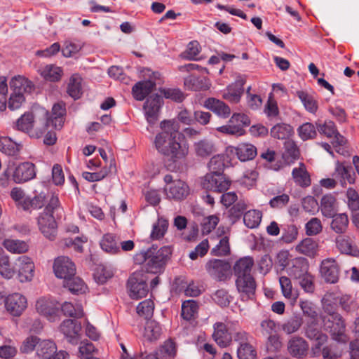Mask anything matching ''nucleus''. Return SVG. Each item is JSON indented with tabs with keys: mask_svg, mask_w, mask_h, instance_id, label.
I'll list each match as a JSON object with an SVG mask.
<instances>
[{
	"mask_svg": "<svg viewBox=\"0 0 359 359\" xmlns=\"http://www.w3.org/2000/svg\"><path fill=\"white\" fill-rule=\"evenodd\" d=\"M15 126L30 137L40 138L48 127V112L44 109L26 112L17 120Z\"/></svg>",
	"mask_w": 359,
	"mask_h": 359,
	"instance_id": "2",
	"label": "nucleus"
},
{
	"mask_svg": "<svg viewBox=\"0 0 359 359\" xmlns=\"http://www.w3.org/2000/svg\"><path fill=\"white\" fill-rule=\"evenodd\" d=\"M156 86V83L147 80L137 83L132 89L133 96L137 100H142Z\"/></svg>",
	"mask_w": 359,
	"mask_h": 359,
	"instance_id": "36",
	"label": "nucleus"
},
{
	"mask_svg": "<svg viewBox=\"0 0 359 359\" xmlns=\"http://www.w3.org/2000/svg\"><path fill=\"white\" fill-rule=\"evenodd\" d=\"M53 271L59 278L67 279L74 276L76 272L74 264L67 257H59L55 259Z\"/></svg>",
	"mask_w": 359,
	"mask_h": 359,
	"instance_id": "17",
	"label": "nucleus"
},
{
	"mask_svg": "<svg viewBox=\"0 0 359 359\" xmlns=\"http://www.w3.org/2000/svg\"><path fill=\"white\" fill-rule=\"evenodd\" d=\"M246 81L244 76H240L235 83L228 86L223 90L222 97L231 103H238L243 94V86Z\"/></svg>",
	"mask_w": 359,
	"mask_h": 359,
	"instance_id": "19",
	"label": "nucleus"
},
{
	"mask_svg": "<svg viewBox=\"0 0 359 359\" xmlns=\"http://www.w3.org/2000/svg\"><path fill=\"white\" fill-rule=\"evenodd\" d=\"M4 304L6 311L13 316H20L27 305L26 297L20 293L9 294Z\"/></svg>",
	"mask_w": 359,
	"mask_h": 359,
	"instance_id": "16",
	"label": "nucleus"
},
{
	"mask_svg": "<svg viewBox=\"0 0 359 359\" xmlns=\"http://www.w3.org/2000/svg\"><path fill=\"white\" fill-rule=\"evenodd\" d=\"M38 225L41 233L50 240H53L57 233V223L53 215L48 212L40 214Z\"/></svg>",
	"mask_w": 359,
	"mask_h": 359,
	"instance_id": "18",
	"label": "nucleus"
},
{
	"mask_svg": "<svg viewBox=\"0 0 359 359\" xmlns=\"http://www.w3.org/2000/svg\"><path fill=\"white\" fill-rule=\"evenodd\" d=\"M81 326L74 320L67 319L63 320L60 326V330L65 335L67 341L72 344H78L80 339Z\"/></svg>",
	"mask_w": 359,
	"mask_h": 359,
	"instance_id": "21",
	"label": "nucleus"
},
{
	"mask_svg": "<svg viewBox=\"0 0 359 359\" xmlns=\"http://www.w3.org/2000/svg\"><path fill=\"white\" fill-rule=\"evenodd\" d=\"M198 306L194 300H187L182 305V317L186 320H191L196 318Z\"/></svg>",
	"mask_w": 359,
	"mask_h": 359,
	"instance_id": "50",
	"label": "nucleus"
},
{
	"mask_svg": "<svg viewBox=\"0 0 359 359\" xmlns=\"http://www.w3.org/2000/svg\"><path fill=\"white\" fill-rule=\"evenodd\" d=\"M292 177L294 183L301 187H308L311 185L310 175L303 163H299L298 167L293 168Z\"/></svg>",
	"mask_w": 359,
	"mask_h": 359,
	"instance_id": "28",
	"label": "nucleus"
},
{
	"mask_svg": "<svg viewBox=\"0 0 359 359\" xmlns=\"http://www.w3.org/2000/svg\"><path fill=\"white\" fill-rule=\"evenodd\" d=\"M161 132L154 138V147L159 154L167 158L166 167L178 170L189 154V147L183 142L180 124L175 120H164L160 124Z\"/></svg>",
	"mask_w": 359,
	"mask_h": 359,
	"instance_id": "1",
	"label": "nucleus"
},
{
	"mask_svg": "<svg viewBox=\"0 0 359 359\" xmlns=\"http://www.w3.org/2000/svg\"><path fill=\"white\" fill-rule=\"evenodd\" d=\"M302 324V318L300 316H294L282 324L281 329L285 334H291L297 332Z\"/></svg>",
	"mask_w": 359,
	"mask_h": 359,
	"instance_id": "49",
	"label": "nucleus"
},
{
	"mask_svg": "<svg viewBox=\"0 0 359 359\" xmlns=\"http://www.w3.org/2000/svg\"><path fill=\"white\" fill-rule=\"evenodd\" d=\"M322 302L325 312H330V310L332 311V304H337L339 303L342 309L347 312L354 311L358 308V303L355 299L349 294L327 292L324 295Z\"/></svg>",
	"mask_w": 359,
	"mask_h": 359,
	"instance_id": "7",
	"label": "nucleus"
},
{
	"mask_svg": "<svg viewBox=\"0 0 359 359\" xmlns=\"http://www.w3.org/2000/svg\"><path fill=\"white\" fill-rule=\"evenodd\" d=\"M67 93L72 98L77 100L82 95L81 78L78 75H73L67 87Z\"/></svg>",
	"mask_w": 359,
	"mask_h": 359,
	"instance_id": "54",
	"label": "nucleus"
},
{
	"mask_svg": "<svg viewBox=\"0 0 359 359\" xmlns=\"http://www.w3.org/2000/svg\"><path fill=\"white\" fill-rule=\"evenodd\" d=\"M5 175L11 176L13 182L22 184L35 177V165L31 162H23L18 165L13 163L5 170Z\"/></svg>",
	"mask_w": 359,
	"mask_h": 359,
	"instance_id": "5",
	"label": "nucleus"
},
{
	"mask_svg": "<svg viewBox=\"0 0 359 359\" xmlns=\"http://www.w3.org/2000/svg\"><path fill=\"white\" fill-rule=\"evenodd\" d=\"M171 254L169 247H163L158 249L153 245L147 250L142 252L140 256L144 262L147 272L151 273H161L165 266L167 259Z\"/></svg>",
	"mask_w": 359,
	"mask_h": 359,
	"instance_id": "3",
	"label": "nucleus"
},
{
	"mask_svg": "<svg viewBox=\"0 0 359 359\" xmlns=\"http://www.w3.org/2000/svg\"><path fill=\"white\" fill-rule=\"evenodd\" d=\"M309 264L304 258H296L292 265L288 269V275L294 280H298L309 273Z\"/></svg>",
	"mask_w": 359,
	"mask_h": 359,
	"instance_id": "29",
	"label": "nucleus"
},
{
	"mask_svg": "<svg viewBox=\"0 0 359 359\" xmlns=\"http://www.w3.org/2000/svg\"><path fill=\"white\" fill-rule=\"evenodd\" d=\"M203 189L209 191L222 192L229 189L231 181L222 174H206L201 182Z\"/></svg>",
	"mask_w": 359,
	"mask_h": 359,
	"instance_id": "14",
	"label": "nucleus"
},
{
	"mask_svg": "<svg viewBox=\"0 0 359 359\" xmlns=\"http://www.w3.org/2000/svg\"><path fill=\"white\" fill-rule=\"evenodd\" d=\"M184 85L193 90H207L210 86L206 79L197 77L194 75H191L185 79Z\"/></svg>",
	"mask_w": 359,
	"mask_h": 359,
	"instance_id": "47",
	"label": "nucleus"
},
{
	"mask_svg": "<svg viewBox=\"0 0 359 359\" xmlns=\"http://www.w3.org/2000/svg\"><path fill=\"white\" fill-rule=\"evenodd\" d=\"M336 241L337 248L342 253L353 256L358 255V250L352 245L349 238L340 236L337 238Z\"/></svg>",
	"mask_w": 359,
	"mask_h": 359,
	"instance_id": "57",
	"label": "nucleus"
},
{
	"mask_svg": "<svg viewBox=\"0 0 359 359\" xmlns=\"http://www.w3.org/2000/svg\"><path fill=\"white\" fill-rule=\"evenodd\" d=\"M177 348L174 341L167 340L161 346L156 356L158 359H172L176 355Z\"/></svg>",
	"mask_w": 359,
	"mask_h": 359,
	"instance_id": "51",
	"label": "nucleus"
},
{
	"mask_svg": "<svg viewBox=\"0 0 359 359\" xmlns=\"http://www.w3.org/2000/svg\"><path fill=\"white\" fill-rule=\"evenodd\" d=\"M116 236L112 233H106L100 241V246L103 250L111 254L120 252V246Z\"/></svg>",
	"mask_w": 359,
	"mask_h": 359,
	"instance_id": "40",
	"label": "nucleus"
},
{
	"mask_svg": "<svg viewBox=\"0 0 359 359\" xmlns=\"http://www.w3.org/2000/svg\"><path fill=\"white\" fill-rule=\"evenodd\" d=\"M335 172L337 175L341 177V184L343 187L346 186V180L349 184H353L355 182V175L351 166L346 165L344 163L337 161L335 167Z\"/></svg>",
	"mask_w": 359,
	"mask_h": 359,
	"instance_id": "42",
	"label": "nucleus"
},
{
	"mask_svg": "<svg viewBox=\"0 0 359 359\" xmlns=\"http://www.w3.org/2000/svg\"><path fill=\"white\" fill-rule=\"evenodd\" d=\"M254 265L253 259L245 257L238 259L233 266L234 275L236 278L252 276L251 271Z\"/></svg>",
	"mask_w": 359,
	"mask_h": 359,
	"instance_id": "33",
	"label": "nucleus"
},
{
	"mask_svg": "<svg viewBox=\"0 0 359 359\" xmlns=\"http://www.w3.org/2000/svg\"><path fill=\"white\" fill-rule=\"evenodd\" d=\"M161 332L162 329L159 323L154 320H149L146 324L144 337L149 341H156L159 339Z\"/></svg>",
	"mask_w": 359,
	"mask_h": 359,
	"instance_id": "43",
	"label": "nucleus"
},
{
	"mask_svg": "<svg viewBox=\"0 0 359 359\" xmlns=\"http://www.w3.org/2000/svg\"><path fill=\"white\" fill-rule=\"evenodd\" d=\"M22 148V144L13 141L8 137H0V151L8 156H16Z\"/></svg>",
	"mask_w": 359,
	"mask_h": 359,
	"instance_id": "39",
	"label": "nucleus"
},
{
	"mask_svg": "<svg viewBox=\"0 0 359 359\" xmlns=\"http://www.w3.org/2000/svg\"><path fill=\"white\" fill-rule=\"evenodd\" d=\"M218 243L212 248L210 254L213 256H226L230 254V244L228 236L224 234V228H219L217 231Z\"/></svg>",
	"mask_w": 359,
	"mask_h": 359,
	"instance_id": "23",
	"label": "nucleus"
},
{
	"mask_svg": "<svg viewBox=\"0 0 359 359\" xmlns=\"http://www.w3.org/2000/svg\"><path fill=\"white\" fill-rule=\"evenodd\" d=\"M295 95L300 100L307 111L313 114L317 112L318 103L313 95L304 90H297Z\"/></svg>",
	"mask_w": 359,
	"mask_h": 359,
	"instance_id": "34",
	"label": "nucleus"
},
{
	"mask_svg": "<svg viewBox=\"0 0 359 359\" xmlns=\"http://www.w3.org/2000/svg\"><path fill=\"white\" fill-rule=\"evenodd\" d=\"M331 222V229L337 233H344L346 232L348 225V216L344 214H334Z\"/></svg>",
	"mask_w": 359,
	"mask_h": 359,
	"instance_id": "46",
	"label": "nucleus"
},
{
	"mask_svg": "<svg viewBox=\"0 0 359 359\" xmlns=\"http://www.w3.org/2000/svg\"><path fill=\"white\" fill-rule=\"evenodd\" d=\"M316 128L320 134L324 135L328 138H332L333 135L336 133V126L331 121H325L323 123L318 121L316 123Z\"/></svg>",
	"mask_w": 359,
	"mask_h": 359,
	"instance_id": "62",
	"label": "nucleus"
},
{
	"mask_svg": "<svg viewBox=\"0 0 359 359\" xmlns=\"http://www.w3.org/2000/svg\"><path fill=\"white\" fill-rule=\"evenodd\" d=\"M64 286L69 290L76 294L85 293L87 286L85 283L79 277L72 276L66 279L64 282Z\"/></svg>",
	"mask_w": 359,
	"mask_h": 359,
	"instance_id": "44",
	"label": "nucleus"
},
{
	"mask_svg": "<svg viewBox=\"0 0 359 359\" xmlns=\"http://www.w3.org/2000/svg\"><path fill=\"white\" fill-rule=\"evenodd\" d=\"M231 326L232 330V337H231V342L233 340L238 344V346H241V345L250 343L252 337L250 334L240 327L239 323L238 321H235L233 325Z\"/></svg>",
	"mask_w": 359,
	"mask_h": 359,
	"instance_id": "41",
	"label": "nucleus"
},
{
	"mask_svg": "<svg viewBox=\"0 0 359 359\" xmlns=\"http://www.w3.org/2000/svg\"><path fill=\"white\" fill-rule=\"evenodd\" d=\"M205 269L213 279L224 281L229 277L231 265L225 260L213 259L207 262Z\"/></svg>",
	"mask_w": 359,
	"mask_h": 359,
	"instance_id": "13",
	"label": "nucleus"
},
{
	"mask_svg": "<svg viewBox=\"0 0 359 359\" xmlns=\"http://www.w3.org/2000/svg\"><path fill=\"white\" fill-rule=\"evenodd\" d=\"M317 248V242L311 238H306L296 246L297 251L309 257L314 256Z\"/></svg>",
	"mask_w": 359,
	"mask_h": 359,
	"instance_id": "45",
	"label": "nucleus"
},
{
	"mask_svg": "<svg viewBox=\"0 0 359 359\" xmlns=\"http://www.w3.org/2000/svg\"><path fill=\"white\" fill-rule=\"evenodd\" d=\"M17 278L20 283L30 282L34 276V264L27 256H21L15 262Z\"/></svg>",
	"mask_w": 359,
	"mask_h": 359,
	"instance_id": "12",
	"label": "nucleus"
},
{
	"mask_svg": "<svg viewBox=\"0 0 359 359\" xmlns=\"http://www.w3.org/2000/svg\"><path fill=\"white\" fill-rule=\"evenodd\" d=\"M0 274L6 279L12 278L16 274L15 265L11 266L9 256L4 255L0 257Z\"/></svg>",
	"mask_w": 359,
	"mask_h": 359,
	"instance_id": "55",
	"label": "nucleus"
},
{
	"mask_svg": "<svg viewBox=\"0 0 359 359\" xmlns=\"http://www.w3.org/2000/svg\"><path fill=\"white\" fill-rule=\"evenodd\" d=\"M168 228V222L163 218H159L154 224L153 229L150 235L152 240H159L163 238Z\"/></svg>",
	"mask_w": 359,
	"mask_h": 359,
	"instance_id": "56",
	"label": "nucleus"
},
{
	"mask_svg": "<svg viewBox=\"0 0 359 359\" xmlns=\"http://www.w3.org/2000/svg\"><path fill=\"white\" fill-rule=\"evenodd\" d=\"M262 214L257 210H250L247 211L243 215V222L245 225L250 228H257L262 221Z\"/></svg>",
	"mask_w": 359,
	"mask_h": 359,
	"instance_id": "53",
	"label": "nucleus"
},
{
	"mask_svg": "<svg viewBox=\"0 0 359 359\" xmlns=\"http://www.w3.org/2000/svg\"><path fill=\"white\" fill-rule=\"evenodd\" d=\"M60 311L66 316L80 318L83 316V307L79 304L75 305L71 302H65L60 304Z\"/></svg>",
	"mask_w": 359,
	"mask_h": 359,
	"instance_id": "48",
	"label": "nucleus"
},
{
	"mask_svg": "<svg viewBox=\"0 0 359 359\" xmlns=\"http://www.w3.org/2000/svg\"><path fill=\"white\" fill-rule=\"evenodd\" d=\"M320 210L323 215L330 218L336 214L337 211V201L332 194H326L323 196L320 201Z\"/></svg>",
	"mask_w": 359,
	"mask_h": 359,
	"instance_id": "32",
	"label": "nucleus"
},
{
	"mask_svg": "<svg viewBox=\"0 0 359 359\" xmlns=\"http://www.w3.org/2000/svg\"><path fill=\"white\" fill-rule=\"evenodd\" d=\"M305 335L309 339L318 341L316 347L313 348L314 354L317 353L316 350L320 348L319 346L325 343L327 339V337L323 334L318 328L317 320H311L310 323L306 325L305 327Z\"/></svg>",
	"mask_w": 359,
	"mask_h": 359,
	"instance_id": "25",
	"label": "nucleus"
},
{
	"mask_svg": "<svg viewBox=\"0 0 359 359\" xmlns=\"http://www.w3.org/2000/svg\"><path fill=\"white\" fill-rule=\"evenodd\" d=\"M325 313L322 318L325 330L330 334L332 339L344 344V346L348 338L346 334V326L341 316L331 310Z\"/></svg>",
	"mask_w": 359,
	"mask_h": 359,
	"instance_id": "4",
	"label": "nucleus"
},
{
	"mask_svg": "<svg viewBox=\"0 0 359 359\" xmlns=\"http://www.w3.org/2000/svg\"><path fill=\"white\" fill-rule=\"evenodd\" d=\"M36 354L43 359H66L69 355L65 351L57 352V346L53 341L41 339L36 346Z\"/></svg>",
	"mask_w": 359,
	"mask_h": 359,
	"instance_id": "11",
	"label": "nucleus"
},
{
	"mask_svg": "<svg viewBox=\"0 0 359 359\" xmlns=\"http://www.w3.org/2000/svg\"><path fill=\"white\" fill-rule=\"evenodd\" d=\"M129 294L132 299H138L145 297L148 292L146 278L143 271H135L128 280Z\"/></svg>",
	"mask_w": 359,
	"mask_h": 359,
	"instance_id": "10",
	"label": "nucleus"
},
{
	"mask_svg": "<svg viewBox=\"0 0 359 359\" xmlns=\"http://www.w3.org/2000/svg\"><path fill=\"white\" fill-rule=\"evenodd\" d=\"M204 106L216 114L217 116L222 118H227L231 114L230 107L223 101L210 97L205 101Z\"/></svg>",
	"mask_w": 359,
	"mask_h": 359,
	"instance_id": "26",
	"label": "nucleus"
},
{
	"mask_svg": "<svg viewBox=\"0 0 359 359\" xmlns=\"http://www.w3.org/2000/svg\"><path fill=\"white\" fill-rule=\"evenodd\" d=\"M161 104L162 97L160 95L154 94L147 97L144 104V109L149 123L153 124L156 121Z\"/></svg>",
	"mask_w": 359,
	"mask_h": 359,
	"instance_id": "22",
	"label": "nucleus"
},
{
	"mask_svg": "<svg viewBox=\"0 0 359 359\" xmlns=\"http://www.w3.org/2000/svg\"><path fill=\"white\" fill-rule=\"evenodd\" d=\"M164 182L165 183L164 189L168 198L180 201L189 195V187L184 182L174 180L171 175H165Z\"/></svg>",
	"mask_w": 359,
	"mask_h": 359,
	"instance_id": "9",
	"label": "nucleus"
},
{
	"mask_svg": "<svg viewBox=\"0 0 359 359\" xmlns=\"http://www.w3.org/2000/svg\"><path fill=\"white\" fill-rule=\"evenodd\" d=\"M292 127L286 123H278L271 129V135L276 139L285 140L292 133Z\"/></svg>",
	"mask_w": 359,
	"mask_h": 359,
	"instance_id": "52",
	"label": "nucleus"
},
{
	"mask_svg": "<svg viewBox=\"0 0 359 359\" xmlns=\"http://www.w3.org/2000/svg\"><path fill=\"white\" fill-rule=\"evenodd\" d=\"M236 286L242 301L253 299L257 285L252 276L236 278Z\"/></svg>",
	"mask_w": 359,
	"mask_h": 359,
	"instance_id": "15",
	"label": "nucleus"
},
{
	"mask_svg": "<svg viewBox=\"0 0 359 359\" xmlns=\"http://www.w3.org/2000/svg\"><path fill=\"white\" fill-rule=\"evenodd\" d=\"M10 87L15 93L21 95L29 94L34 89L31 81L23 76L18 75L13 77L10 81Z\"/></svg>",
	"mask_w": 359,
	"mask_h": 359,
	"instance_id": "24",
	"label": "nucleus"
},
{
	"mask_svg": "<svg viewBox=\"0 0 359 359\" xmlns=\"http://www.w3.org/2000/svg\"><path fill=\"white\" fill-rule=\"evenodd\" d=\"M194 149L196 156L205 158L215 153L217 147L213 140L204 138L194 144Z\"/></svg>",
	"mask_w": 359,
	"mask_h": 359,
	"instance_id": "27",
	"label": "nucleus"
},
{
	"mask_svg": "<svg viewBox=\"0 0 359 359\" xmlns=\"http://www.w3.org/2000/svg\"><path fill=\"white\" fill-rule=\"evenodd\" d=\"M2 245L7 251L13 254L25 253L29 250L28 244L25 241L18 239H4Z\"/></svg>",
	"mask_w": 359,
	"mask_h": 359,
	"instance_id": "37",
	"label": "nucleus"
},
{
	"mask_svg": "<svg viewBox=\"0 0 359 359\" xmlns=\"http://www.w3.org/2000/svg\"><path fill=\"white\" fill-rule=\"evenodd\" d=\"M309 346L306 341L301 337H294L288 342L290 353L296 358H303L307 353Z\"/></svg>",
	"mask_w": 359,
	"mask_h": 359,
	"instance_id": "30",
	"label": "nucleus"
},
{
	"mask_svg": "<svg viewBox=\"0 0 359 359\" xmlns=\"http://www.w3.org/2000/svg\"><path fill=\"white\" fill-rule=\"evenodd\" d=\"M236 154L241 161H247L253 159L257 156V148L252 144L242 142L236 148Z\"/></svg>",
	"mask_w": 359,
	"mask_h": 359,
	"instance_id": "35",
	"label": "nucleus"
},
{
	"mask_svg": "<svg viewBox=\"0 0 359 359\" xmlns=\"http://www.w3.org/2000/svg\"><path fill=\"white\" fill-rule=\"evenodd\" d=\"M344 348L341 345L330 344L322 350L323 359H336L342 355Z\"/></svg>",
	"mask_w": 359,
	"mask_h": 359,
	"instance_id": "61",
	"label": "nucleus"
},
{
	"mask_svg": "<svg viewBox=\"0 0 359 359\" xmlns=\"http://www.w3.org/2000/svg\"><path fill=\"white\" fill-rule=\"evenodd\" d=\"M225 164L224 156L222 155H215L211 158L208 163V168L210 173L222 174Z\"/></svg>",
	"mask_w": 359,
	"mask_h": 359,
	"instance_id": "64",
	"label": "nucleus"
},
{
	"mask_svg": "<svg viewBox=\"0 0 359 359\" xmlns=\"http://www.w3.org/2000/svg\"><path fill=\"white\" fill-rule=\"evenodd\" d=\"M279 283L281 287L283 294L285 297L296 300L297 294L292 291L291 280L286 276H281L279 278Z\"/></svg>",
	"mask_w": 359,
	"mask_h": 359,
	"instance_id": "63",
	"label": "nucleus"
},
{
	"mask_svg": "<svg viewBox=\"0 0 359 359\" xmlns=\"http://www.w3.org/2000/svg\"><path fill=\"white\" fill-rule=\"evenodd\" d=\"M66 114L65 106L63 103L55 104L52 108V114L48 116V126L51 123L55 129H60L64 123V116Z\"/></svg>",
	"mask_w": 359,
	"mask_h": 359,
	"instance_id": "31",
	"label": "nucleus"
},
{
	"mask_svg": "<svg viewBox=\"0 0 359 359\" xmlns=\"http://www.w3.org/2000/svg\"><path fill=\"white\" fill-rule=\"evenodd\" d=\"M46 194L40 192L34 197H26L22 202V208L24 210L29 211L41 208L45 203Z\"/></svg>",
	"mask_w": 359,
	"mask_h": 359,
	"instance_id": "38",
	"label": "nucleus"
},
{
	"mask_svg": "<svg viewBox=\"0 0 359 359\" xmlns=\"http://www.w3.org/2000/svg\"><path fill=\"white\" fill-rule=\"evenodd\" d=\"M237 357L238 359H256L257 351L251 342L238 346Z\"/></svg>",
	"mask_w": 359,
	"mask_h": 359,
	"instance_id": "60",
	"label": "nucleus"
},
{
	"mask_svg": "<svg viewBox=\"0 0 359 359\" xmlns=\"http://www.w3.org/2000/svg\"><path fill=\"white\" fill-rule=\"evenodd\" d=\"M235 321L226 320L225 322H216L213 324L212 338L221 348H226L231 344V326Z\"/></svg>",
	"mask_w": 359,
	"mask_h": 359,
	"instance_id": "8",
	"label": "nucleus"
},
{
	"mask_svg": "<svg viewBox=\"0 0 359 359\" xmlns=\"http://www.w3.org/2000/svg\"><path fill=\"white\" fill-rule=\"evenodd\" d=\"M297 132L300 138L304 141L313 139L317 135L315 126L309 122L300 126L297 129Z\"/></svg>",
	"mask_w": 359,
	"mask_h": 359,
	"instance_id": "59",
	"label": "nucleus"
},
{
	"mask_svg": "<svg viewBox=\"0 0 359 359\" xmlns=\"http://www.w3.org/2000/svg\"><path fill=\"white\" fill-rule=\"evenodd\" d=\"M320 273L326 282L335 283L339 280V266L334 259H325L321 262Z\"/></svg>",
	"mask_w": 359,
	"mask_h": 359,
	"instance_id": "20",
	"label": "nucleus"
},
{
	"mask_svg": "<svg viewBox=\"0 0 359 359\" xmlns=\"http://www.w3.org/2000/svg\"><path fill=\"white\" fill-rule=\"evenodd\" d=\"M35 307L41 316L50 322H55L60 318V304L50 296L39 297L36 302Z\"/></svg>",
	"mask_w": 359,
	"mask_h": 359,
	"instance_id": "6",
	"label": "nucleus"
},
{
	"mask_svg": "<svg viewBox=\"0 0 359 359\" xmlns=\"http://www.w3.org/2000/svg\"><path fill=\"white\" fill-rule=\"evenodd\" d=\"M40 74L46 80L57 81L61 78L62 69L58 67L49 65L42 68Z\"/></svg>",
	"mask_w": 359,
	"mask_h": 359,
	"instance_id": "58",
	"label": "nucleus"
}]
</instances>
